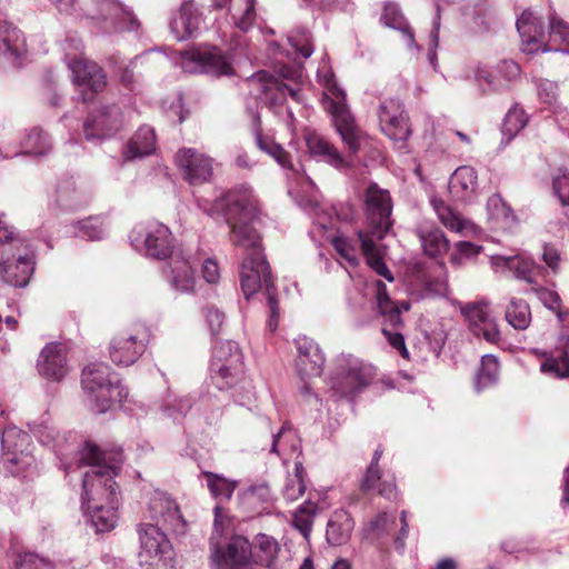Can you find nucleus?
Returning a JSON list of instances; mask_svg holds the SVG:
<instances>
[{"mask_svg": "<svg viewBox=\"0 0 569 569\" xmlns=\"http://www.w3.org/2000/svg\"><path fill=\"white\" fill-rule=\"evenodd\" d=\"M478 186L477 172L472 167L461 166L456 169L449 181V192L458 201H470Z\"/></svg>", "mask_w": 569, "mask_h": 569, "instance_id": "37", "label": "nucleus"}, {"mask_svg": "<svg viewBox=\"0 0 569 569\" xmlns=\"http://www.w3.org/2000/svg\"><path fill=\"white\" fill-rule=\"evenodd\" d=\"M79 20L92 33L110 36L139 29V21L132 10L119 0H90L81 7Z\"/></svg>", "mask_w": 569, "mask_h": 569, "instance_id": "5", "label": "nucleus"}, {"mask_svg": "<svg viewBox=\"0 0 569 569\" xmlns=\"http://www.w3.org/2000/svg\"><path fill=\"white\" fill-rule=\"evenodd\" d=\"M366 229L357 232L361 250L369 267L388 282L395 280L382 260V248L377 243L391 229L392 201L388 190L370 183L365 191Z\"/></svg>", "mask_w": 569, "mask_h": 569, "instance_id": "3", "label": "nucleus"}, {"mask_svg": "<svg viewBox=\"0 0 569 569\" xmlns=\"http://www.w3.org/2000/svg\"><path fill=\"white\" fill-rule=\"evenodd\" d=\"M248 83L251 90L256 91L257 98L270 107L281 106L290 96L297 103L302 102L300 90L295 89L267 71H259L253 74Z\"/></svg>", "mask_w": 569, "mask_h": 569, "instance_id": "18", "label": "nucleus"}, {"mask_svg": "<svg viewBox=\"0 0 569 569\" xmlns=\"http://www.w3.org/2000/svg\"><path fill=\"white\" fill-rule=\"evenodd\" d=\"M156 150V133L149 126H142L138 129L131 140L128 142L124 157L134 160L151 154Z\"/></svg>", "mask_w": 569, "mask_h": 569, "instance_id": "43", "label": "nucleus"}, {"mask_svg": "<svg viewBox=\"0 0 569 569\" xmlns=\"http://www.w3.org/2000/svg\"><path fill=\"white\" fill-rule=\"evenodd\" d=\"M71 228L72 233L83 240H102L109 234V224L100 217L79 220Z\"/></svg>", "mask_w": 569, "mask_h": 569, "instance_id": "46", "label": "nucleus"}, {"mask_svg": "<svg viewBox=\"0 0 569 569\" xmlns=\"http://www.w3.org/2000/svg\"><path fill=\"white\" fill-rule=\"evenodd\" d=\"M269 452L277 455L283 461L298 455L300 452V440L296 431L283 425L277 433L272 435Z\"/></svg>", "mask_w": 569, "mask_h": 569, "instance_id": "39", "label": "nucleus"}, {"mask_svg": "<svg viewBox=\"0 0 569 569\" xmlns=\"http://www.w3.org/2000/svg\"><path fill=\"white\" fill-rule=\"evenodd\" d=\"M123 122V113L119 106H102L88 116L83 122V133L88 141L97 142L113 136Z\"/></svg>", "mask_w": 569, "mask_h": 569, "instance_id": "19", "label": "nucleus"}, {"mask_svg": "<svg viewBox=\"0 0 569 569\" xmlns=\"http://www.w3.org/2000/svg\"><path fill=\"white\" fill-rule=\"evenodd\" d=\"M487 210L491 220L503 221L507 223L513 219L511 209L499 194H493L488 199Z\"/></svg>", "mask_w": 569, "mask_h": 569, "instance_id": "60", "label": "nucleus"}, {"mask_svg": "<svg viewBox=\"0 0 569 569\" xmlns=\"http://www.w3.org/2000/svg\"><path fill=\"white\" fill-rule=\"evenodd\" d=\"M122 462L121 451H101L98 446L87 441L79 450L76 463L64 465L68 475L82 466L89 467L82 475L81 508L88 505L119 503L114 477Z\"/></svg>", "mask_w": 569, "mask_h": 569, "instance_id": "2", "label": "nucleus"}, {"mask_svg": "<svg viewBox=\"0 0 569 569\" xmlns=\"http://www.w3.org/2000/svg\"><path fill=\"white\" fill-rule=\"evenodd\" d=\"M313 226L323 232L335 230L336 221H351L355 216L353 207L349 203H341L338 207L328 208L325 206L313 204Z\"/></svg>", "mask_w": 569, "mask_h": 569, "instance_id": "36", "label": "nucleus"}, {"mask_svg": "<svg viewBox=\"0 0 569 569\" xmlns=\"http://www.w3.org/2000/svg\"><path fill=\"white\" fill-rule=\"evenodd\" d=\"M506 320L515 329L525 330L531 321L528 303L521 299H512L506 309Z\"/></svg>", "mask_w": 569, "mask_h": 569, "instance_id": "51", "label": "nucleus"}, {"mask_svg": "<svg viewBox=\"0 0 569 569\" xmlns=\"http://www.w3.org/2000/svg\"><path fill=\"white\" fill-rule=\"evenodd\" d=\"M499 376V362L496 356L485 355L481 358L480 368L475 378V389L481 392L497 385Z\"/></svg>", "mask_w": 569, "mask_h": 569, "instance_id": "47", "label": "nucleus"}, {"mask_svg": "<svg viewBox=\"0 0 569 569\" xmlns=\"http://www.w3.org/2000/svg\"><path fill=\"white\" fill-rule=\"evenodd\" d=\"M0 243L8 244L13 253L31 248L29 242L16 232L4 214L0 216Z\"/></svg>", "mask_w": 569, "mask_h": 569, "instance_id": "53", "label": "nucleus"}, {"mask_svg": "<svg viewBox=\"0 0 569 569\" xmlns=\"http://www.w3.org/2000/svg\"><path fill=\"white\" fill-rule=\"evenodd\" d=\"M222 391H231V397L234 403L246 407L249 411L254 412L256 392L251 380L247 379L242 373L238 381L229 389H221Z\"/></svg>", "mask_w": 569, "mask_h": 569, "instance_id": "50", "label": "nucleus"}, {"mask_svg": "<svg viewBox=\"0 0 569 569\" xmlns=\"http://www.w3.org/2000/svg\"><path fill=\"white\" fill-rule=\"evenodd\" d=\"M305 141L309 153L337 169L347 166L346 159L338 151V149L330 143L323 136L316 131H307L305 133Z\"/></svg>", "mask_w": 569, "mask_h": 569, "instance_id": "35", "label": "nucleus"}, {"mask_svg": "<svg viewBox=\"0 0 569 569\" xmlns=\"http://www.w3.org/2000/svg\"><path fill=\"white\" fill-rule=\"evenodd\" d=\"M396 513L395 512H380L372 521H370V529L377 535H389L396 527Z\"/></svg>", "mask_w": 569, "mask_h": 569, "instance_id": "64", "label": "nucleus"}, {"mask_svg": "<svg viewBox=\"0 0 569 569\" xmlns=\"http://www.w3.org/2000/svg\"><path fill=\"white\" fill-rule=\"evenodd\" d=\"M288 41L295 50V53L302 57L303 59L309 58L313 52L311 37L306 30H303L301 33L289 36Z\"/></svg>", "mask_w": 569, "mask_h": 569, "instance_id": "63", "label": "nucleus"}, {"mask_svg": "<svg viewBox=\"0 0 569 569\" xmlns=\"http://www.w3.org/2000/svg\"><path fill=\"white\" fill-rule=\"evenodd\" d=\"M16 569H52V563L48 559L40 558L32 552L19 553L14 559Z\"/></svg>", "mask_w": 569, "mask_h": 569, "instance_id": "62", "label": "nucleus"}, {"mask_svg": "<svg viewBox=\"0 0 569 569\" xmlns=\"http://www.w3.org/2000/svg\"><path fill=\"white\" fill-rule=\"evenodd\" d=\"M327 240L333 246L337 253L346 260L349 264L355 266L358 263L357 248L343 236L338 234V231L331 230L325 232Z\"/></svg>", "mask_w": 569, "mask_h": 569, "instance_id": "54", "label": "nucleus"}, {"mask_svg": "<svg viewBox=\"0 0 569 569\" xmlns=\"http://www.w3.org/2000/svg\"><path fill=\"white\" fill-rule=\"evenodd\" d=\"M148 513L156 526L183 532L186 522L177 502L163 491H154L148 501Z\"/></svg>", "mask_w": 569, "mask_h": 569, "instance_id": "23", "label": "nucleus"}, {"mask_svg": "<svg viewBox=\"0 0 569 569\" xmlns=\"http://www.w3.org/2000/svg\"><path fill=\"white\" fill-rule=\"evenodd\" d=\"M318 79L323 87L322 106L331 114L337 132L351 154H356L366 139L365 133L356 124L346 102V92L337 84L328 69L318 71Z\"/></svg>", "mask_w": 569, "mask_h": 569, "instance_id": "4", "label": "nucleus"}, {"mask_svg": "<svg viewBox=\"0 0 569 569\" xmlns=\"http://www.w3.org/2000/svg\"><path fill=\"white\" fill-rule=\"evenodd\" d=\"M542 260L546 267H542L543 273L539 276V281H547L549 274H558L561 271L562 259L560 252L551 246H545L542 252Z\"/></svg>", "mask_w": 569, "mask_h": 569, "instance_id": "59", "label": "nucleus"}, {"mask_svg": "<svg viewBox=\"0 0 569 569\" xmlns=\"http://www.w3.org/2000/svg\"><path fill=\"white\" fill-rule=\"evenodd\" d=\"M417 232L426 254L439 257L448 251L450 241L440 228L422 226Z\"/></svg>", "mask_w": 569, "mask_h": 569, "instance_id": "44", "label": "nucleus"}, {"mask_svg": "<svg viewBox=\"0 0 569 569\" xmlns=\"http://www.w3.org/2000/svg\"><path fill=\"white\" fill-rule=\"evenodd\" d=\"M243 372V355L238 343L232 340L217 342L210 361L213 385L218 389H229Z\"/></svg>", "mask_w": 569, "mask_h": 569, "instance_id": "13", "label": "nucleus"}, {"mask_svg": "<svg viewBox=\"0 0 569 569\" xmlns=\"http://www.w3.org/2000/svg\"><path fill=\"white\" fill-rule=\"evenodd\" d=\"M555 196L562 206H569V162L558 168L552 180Z\"/></svg>", "mask_w": 569, "mask_h": 569, "instance_id": "57", "label": "nucleus"}, {"mask_svg": "<svg viewBox=\"0 0 569 569\" xmlns=\"http://www.w3.org/2000/svg\"><path fill=\"white\" fill-rule=\"evenodd\" d=\"M516 26L525 52L533 53L542 50L545 32L538 18L531 11H523L518 18Z\"/></svg>", "mask_w": 569, "mask_h": 569, "instance_id": "34", "label": "nucleus"}, {"mask_svg": "<svg viewBox=\"0 0 569 569\" xmlns=\"http://www.w3.org/2000/svg\"><path fill=\"white\" fill-rule=\"evenodd\" d=\"M359 293L369 300L372 308L377 309L378 315L383 319L385 327L381 329L382 335L389 345L396 349L401 357L409 358V351L406 347L405 337L398 330L388 329L390 326L399 329L403 326L401 318L402 312L408 311L411 307L407 300L396 301L390 298L386 291V287H356Z\"/></svg>", "mask_w": 569, "mask_h": 569, "instance_id": "7", "label": "nucleus"}, {"mask_svg": "<svg viewBox=\"0 0 569 569\" xmlns=\"http://www.w3.org/2000/svg\"><path fill=\"white\" fill-rule=\"evenodd\" d=\"M179 63L188 73H207L214 77L233 73L230 57L217 47L202 46L181 52Z\"/></svg>", "mask_w": 569, "mask_h": 569, "instance_id": "14", "label": "nucleus"}, {"mask_svg": "<svg viewBox=\"0 0 569 569\" xmlns=\"http://www.w3.org/2000/svg\"><path fill=\"white\" fill-rule=\"evenodd\" d=\"M201 475L206 479L207 488L214 499L221 501L230 500L238 486V481L210 471H203Z\"/></svg>", "mask_w": 569, "mask_h": 569, "instance_id": "49", "label": "nucleus"}, {"mask_svg": "<svg viewBox=\"0 0 569 569\" xmlns=\"http://www.w3.org/2000/svg\"><path fill=\"white\" fill-rule=\"evenodd\" d=\"M202 24V13L193 0L183 1L170 22V30L179 41L194 37Z\"/></svg>", "mask_w": 569, "mask_h": 569, "instance_id": "33", "label": "nucleus"}, {"mask_svg": "<svg viewBox=\"0 0 569 569\" xmlns=\"http://www.w3.org/2000/svg\"><path fill=\"white\" fill-rule=\"evenodd\" d=\"M543 44L542 51H559L569 54V23L558 16H551L548 41Z\"/></svg>", "mask_w": 569, "mask_h": 569, "instance_id": "45", "label": "nucleus"}, {"mask_svg": "<svg viewBox=\"0 0 569 569\" xmlns=\"http://www.w3.org/2000/svg\"><path fill=\"white\" fill-rule=\"evenodd\" d=\"M528 120L526 111L519 104H513L505 116L502 134L508 140L513 139L527 126Z\"/></svg>", "mask_w": 569, "mask_h": 569, "instance_id": "52", "label": "nucleus"}, {"mask_svg": "<svg viewBox=\"0 0 569 569\" xmlns=\"http://www.w3.org/2000/svg\"><path fill=\"white\" fill-rule=\"evenodd\" d=\"M520 76V67L512 60H503L493 70L477 68L475 82L482 94L500 93L509 89Z\"/></svg>", "mask_w": 569, "mask_h": 569, "instance_id": "22", "label": "nucleus"}, {"mask_svg": "<svg viewBox=\"0 0 569 569\" xmlns=\"http://www.w3.org/2000/svg\"><path fill=\"white\" fill-rule=\"evenodd\" d=\"M34 271L33 249L12 253V258L0 261V274L8 284H29Z\"/></svg>", "mask_w": 569, "mask_h": 569, "instance_id": "28", "label": "nucleus"}, {"mask_svg": "<svg viewBox=\"0 0 569 569\" xmlns=\"http://www.w3.org/2000/svg\"><path fill=\"white\" fill-rule=\"evenodd\" d=\"M383 455L382 448L379 446L372 456L371 462L361 479L360 489L363 492L377 491L386 499L393 500L397 498V487L392 476L385 477L379 468V461Z\"/></svg>", "mask_w": 569, "mask_h": 569, "instance_id": "30", "label": "nucleus"}, {"mask_svg": "<svg viewBox=\"0 0 569 569\" xmlns=\"http://www.w3.org/2000/svg\"><path fill=\"white\" fill-rule=\"evenodd\" d=\"M150 342L147 327L137 325L116 332L108 342V356L120 368L134 365L146 352Z\"/></svg>", "mask_w": 569, "mask_h": 569, "instance_id": "11", "label": "nucleus"}, {"mask_svg": "<svg viewBox=\"0 0 569 569\" xmlns=\"http://www.w3.org/2000/svg\"><path fill=\"white\" fill-rule=\"evenodd\" d=\"M460 311L476 337L483 338L493 345L500 341V331L488 301L461 305Z\"/></svg>", "mask_w": 569, "mask_h": 569, "instance_id": "21", "label": "nucleus"}, {"mask_svg": "<svg viewBox=\"0 0 569 569\" xmlns=\"http://www.w3.org/2000/svg\"><path fill=\"white\" fill-rule=\"evenodd\" d=\"M382 23L391 29L398 30L409 50L419 52L413 31L396 3H387L381 16Z\"/></svg>", "mask_w": 569, "mask_h": 569, "instance_id": "38", "label": "nucleus"}, {"mask_svg": "<svg viewBox=\"0 0 569 569\" xmlns=\"http://www.w3.org/2000/svg\"><path fill=\"white\" fill-rule=\"evenodd\" d=\"M378 117L381 131L391 140L403 143L410 136L408 119L399 100L382 101Z\"/></svg>", "mask_w": 569, "mask_h": 569, "instance_id": "24", "label": "nucleus"}, {"mask_svg": "<svg viewBox=\"0 0 569 569\" xmlns=\"http://www.w3.org/2000/svg\"><path fill=\"white\" fill-rule=\"evenodd\" d=\"M22 153L34 157L48 154L52 149L50 137L39 128L31 129L21 142Z\"/></svg>", "mask_w": 569, "mask_h": 569, "instance_id": "48", "label": "nucleus"}, {"mask_svg": "<svg viewBox=\"0 0 569 569\" xmlns=\"http://www.w3.org/2000/svg\"><path fill=\"white\" fill-rule=\"evenodd\" d=\"M168 259L166 272L171 277L172 284L193 282V263L190 254L177 247L174 253Z\"/></svg>", "mask_w": 569, "mask_h": 569, "instance_id": "42", "label": "nucleus"}, {"mask_svg": "<svg viewBox=\"0 0 569 569\" xmlns=\"http://www.w3.org/2000/svg\"><path fill=\"white\" fill-rule=\"evenodd\" d=\"M176 163L183 179L191 186L209 182L213 176L214 160L194 148H181L176 153Z\"/></svg>", "mask_w": 569, "mask_h": 569, "instance_id": "20", "label": "nucleus"}, {"mask_svg": "<svg viewBox=\"0 0 569 569\" xmlns=\"http://www.w3.org/2000/svg\"><path fill=\"white\" fill-rule=\"evenodd\" d=\"M129 239L136 251L156 260H167L178 247L169 227L159 221L137 224L130 232Z\"/></svg>", "mask_w": 569, "mask_h": 569, "instance_id": "8", "label": "nucleus"}, {"mask_svg": "<svg viewBox=\"0 0 569 569\" xmlns=\"http://www.w3.org/2000/svg\"><path fill=\"white\" fill-rule=\"evenodd\" d=\"M29 445L30 436L16 426H8L1 431L2 460L9 472L20 473L32 465Z\"/></svg>", "mask_w": 569, "mask_h": 569, "instance_id": "16", "label": "nucleus"}, {"mask_svg": "<svg viewBox=\"0 0 569 569\" xmlns=\"http://www.w3.org/2000/svg\"><path fill=\"white\" fill-rule=\"evenodd\" d=\"M431 206L445 228L461 237H475L481 233V228L448 206L443 200L432 198Z\"/></svg>", "mask_w": 569, "mask_h": 569, "instance_id": "32", "label": "nucleus"}, {"mask_svg": "<svg viewBox=\"0 0 569 569\" xmlns=\"http://www.w3.org/2000/svg\"><path fill=\"white\" fill-rule=\"evenodd\" d=\"M355 527V521L351 516L345 510H337L333 512L327 525V540L333 546H341L346 543Z\"/></svg>", "mask_w": 569, "mask_h": 569, "instance_id": "40", "label": "nucleus"}, {"mask_svg": "<svg viewBox=\"0 0 569 569\" xmlns=\"http://www.w3.org/2000/svg\"><path fill=\"white\" fill-rule=\"evenodd\" d=\"M256 142L261 151L272 157L281 168L288 170V179L296 181L302 192L309 193L315 189L313 181L305 173L302 167L295 168L290 162L289 153L279 143L269 137L261 136L258 129H256Z\"/></svg>", "mask_w": 569, "mask_h": 569, "instance_id": "25", "label": "nucleus"}, {"mask_svg": "<svg viewBox=\"0 0 569 569\" xmlns=\"http://www.w3.org/2000/svg\"><path fill=\"white\" fill-rule=\"evenodd\" d=\"M139 561L144 569H176L174 550L163 530L153 523L137 527Z\"/></svg>", "mask_w": 569, "mask_h": 569, "instance_id": "9", "label": "nucleus"}, {"mask_svg": "<svg viewBox=\"0 0 569 569\" xmlns=\"http://www.w3.org/2000/svg\"><path fill=\"white\" fill-rule=\"evenodd\" d=\"M222 508L214 507V530L210 539L211 559L217 569H256L251 561V545L249 540L241 536L233 537L227 545L226 551H222L216 542V536L222 532Z\"/></svg>", "mask_w": 569, "mask_h": 569, "instance_id": "12", "label": "nucleus"}, {"mask_svg": "<svg viewBox=\"0 0 569 569\" xmlns=\"http://www.w3.org/2000/svg\"><path fill=\"white\" fill-rule=\"evenodd\" d=\"M90 201V191L86 183L73 177H67L56 186V202L67 211H73L86 207Z\"/></svg>", "mask_w": 569, "mask_h": 569, "instance_id": "31", "label": "nucleus"}, {"mask_svg": "<svg viewBox=\"0 0 569 569\" xmlns=\"http://www.w3.org/2000/svg\"><path fill=\"white\" fill-rule=\"evenodd\" d=\"M82 389L97 413H104L113 405L121 403L128 396L127 388L109 365L93 362L86 366L81 376Z\"/></svg>", "mask_w": 569, "mask_h": 569, "instance_id": "6", "label": "nucleus"}, {"mask_svg": "<svg viewBox=\"0 0 569 569\" xmlns=\"http://www.w3.org/2000/svg\"><path fill=\"white\" fill-rule=\"evenodd\" d=\"M540 371L553 378H569V356L549 357L540 365Z\"/></svg>", "mask_w": 569, "mask_h": 569, "instance_id": "56", "label": "nucleus"}, {"mask_svg": "<svg viewBox=\"0 0 569 569\" xmlns=\"http://www.w3.org/2000/svg\"><path fill=\"white\" fill-rule=\"evenodd\" d=\"M192 399L189 396L174 397L163 403L162 412L174 422H180L192 408Z\"/></svg>", "mask_w": 569, "mask_h": 569, "instance_id": "55", "label": "nucleus"}, {"mask_svg": "<svg viewBox=\"0 0 569 569\" xmlns=\"http://www.w3.org/2000/svg\"><path fill=\"white\" fill-rule=\"evenodd\" d=\"M317 511L315 502L307 500L301 503L293 513L295 525L306 535L311 528L312 517Z\"/></svg>", "mask_w": 569, "mask_h": 569, "instance_id": "61", "label": "nucleus"}, {"mask_svg": "<svg viewBox=\"0 0 569 569\" xmlns=\"http://www.w3.org/2000/svg\"><path fill=\"white\" fill-rule=\"evenodd\" d=\"M118 505L119 503L88 505V507L82 508V510L89 517L97 532H108L117 525Z\"/></svg>", "mask_w": 569, "mask_h": 569, "instance_id": "41", "label": "nucleus"}, {"mask_svg": "<svg viewBox=\"0 0 569 569\" xmlns=\"http://www.w3.org/2000/svg\"><path fill=\"white\" fill-rule=\"evenodd\" d=\"M490 264L495 272H511L517 280L528 283H538L539 276L543 273L539 264L520 254H495L490 257Z\"/></svg>", "mask_w": 569, "mask_h": 569, "instance_id": "26", "label": "nucleus"}, {"mask_svg": "<svg viewBox=\"0 0 569 569\" xmlns=\"http://www.w3.org/2000/svg\"><path fill=\"white\" fill-rule=\"evenodd\" d=\"M37 370L47 380L61 381L69 372L67 348L59 342L47 343L39 353Z\"/></svg>", "mask_w": 569, "mask_h": 569, "instance_id": "27", "label": "nucleus"}, {"mask_svg": "<svg viewBox=\"0 0 569 569\" xmlns=\"http://www.w3.org/2000/svg\"><path fill=\"white\" fill-rule=\"evenodd\" d=\"M68 70L71 81L82 97L83 101L90 100L94 94L104 90L107 74L96 62L87 59L68 58Z\"/></svg>", "mask_w": 569, "mask_h": 569, "instance_id": "17", "label": "nucleus"}, {"mask_svg": "<svg viewBox=\"0 0 569 569\" xmlns=\"http://www.w3.org/2000/svg\"><path fill=\"white\" fill-rule=\"evenodd\" d=\"M371 367L352 356H341L330 378V388L339 398L352 399L371 381Z\"/></svg>", "mask_w": 569, "mask_h": 569, "instance_id": "10", "label": "nucleus"}, {"mask_svg": "<svg viewBox=\"0 0 569 569\" xmlns=\"http://www.w3.org/2000/svg\"><path fill=\"white\" fill-rule=\"evenodd\" d=\"M298 350L297 371L300 377L299 391L306 399L317 396L312 393L308 379L319 377L325 365V356L319 346L307 336H300L295 339Z\"/></svg>", "mask_w": 569, "mask_h": 569, "instance_id": "15", "label": "nucleus"}, {"mask_svg": "<svg viewBox=\"0 0 569 569\" xmlns=\"http://www.w3.org/2000/svg\"><path fill=\"white\" fill-rule=\"evenodd\" d=\"M481 249V246H477L470 241H459L453 247L450 254V261L455 266H461L476 258L480 253Z\"/></svg>", "mask_w": 569, "mask_h": 569, "instance_id": "58", "label": "nucleus"}, {"mask_svg": "<svg viewBox=\"0 0 569 569\" xmlns=\"http://www.w3.org/2000/svg\"><path fill=\"white\" fill-rule=\"evenodd\" d=\"M224 210L230 227V239L243 248L248 257L240 264V284H273V277L262 254L259 223V204L251 187L240 184L229 190L218 202Z\"/></svg>", "mask_w": 569, "mask_h": 569, "instance_id": "1", "label": "nucleus"}, {"mask_svg": "<svg viewBox=\"0 0 569 569\" xmlns=\"http://www.w3.org/2000/svg\"><path fill=\"white\" fill-rule=\"evenodd\" d=\"M26 37L20 29L7 21H0V57L19 68L27 59Z\"/></svg>", "mask_w": 569, "mask_h": 569, "instance_id": "29", "label": "nucleus"}]
</instances>
